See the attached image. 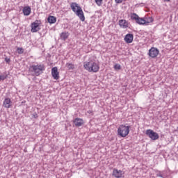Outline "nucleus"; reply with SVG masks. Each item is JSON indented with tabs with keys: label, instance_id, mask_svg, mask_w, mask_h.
Here are the masks:
<instances>
[{
	"label": "nucleus",
	"instance_id": "22",
	"mask_svg": "<svg viewBox=\"0 0 178 178\" xmlns=\"http://www.w3.org/2000/svg\"><path fill=\"white\" fill-rule=\"evenodd\" d=\"M121 68L122 67L120 66V64H115L114 65V69H115V70H120Z\"/></svg>",
	"mask_w": 178,
	"mask_h": 178
},
{
	"label": "nucleus",
	"instance_id": "2",
	"mask_svg": "<svg viewBox=\"0 0 178 178\" xmlns=\"http://www.w3.org/2000/svg\"><path fill=\"white\" fill-rule=\"evenodd\" d=\"M83 67L86 69V70H88V72L97 73L98 70H99V65L98 63L90 60L89 62H85L83 63Z\"/></svg>",
	"mask_w": 178,
	"mask_h": 178
},
{
	"label": "nucleus",
	"instance_id": "15",
	"mask_svg": "<svg viewBox=\"0 0 178 178\" xmlns=\"http://www.w3.org/2000/svg\"><path fill=\"white\" fill-rule=\"evenodd\" d=\"M22 12L24 16H30V14L31 13V8H30V6H25L24 7Z\"/></svg>",
	"mask_w": 178,
	"mask_h": 178
},
{
	"label": "nucleus",
	"instance_id": "27",
	"mask_svg": "<svg viewBox=\"0 0 178 178\" xmlns=\"http://www.w3.org/2000/svg\"><path fill=\"white\" fill-rule=\"evenodd\" d=\"M34 118H37V114L33 115Z\"/></svg>",
	"mask_w": 178,
	"mask_h": 178
},
{
	"label": "nucleus",
	"instance_id": "26",
	"mask_svg": "<svg viewBox=\"0 0 178 178\" xmlns=\"http://www.w3.org/2000/svg\"><path fill=\"white\" fill-rule=\"evenodd\" d=\"M5 60L7 63H9L10 62V58H6Z\"/></svg>",
	"mask_w": 178,
	"mask_h": 178
},
{
	"label": "nucleus",
	"instance_id": "1",
	"mask_svg": "<svg viewBox=\"0 0 178 178\" xmlns=\"http://www.w3.org/2000/svg\"><path fill=\"white\" fill-rule=\"evenodd\" d=\"M45 70V67L42 64H33L30 66L29 72L33 73V76H40V74H42Z\"/></svg>",
	"mask_w": 178,
	"mask_h": 178
},
{
	"label": "nucleus",
	"instance_id": "20",
	"mask_svg": "<svg viewBox=\"0 0 178 178\" xmlns=\"http://www.w3.org/2000/svg\"><path fill=\"white\" fill-rule=\"evenodd\" d=\"M17 53L19 54V55H22V54H24V49L22 48V47H18L17 48Z\"/></svg>",
	"mask_w": 178,
	"mask_h": 178
},
{
	"label": "nucleus",
	"instance_id": "4",
	"mask_svg": "<svg viewBox=\"0 0 178 178\" xmlns=\"http://www.w3.org/2000/svg\"><path fill=\"white\" fill-rule=\"evenodd\" d=\"M130 126L126 125H120L118 129V134L120 136V137H126L129 136V133H130Z\"/></svg>",
	"mask_w": 178,
	"mask_h": 178
},
{
	"label": "nucleus",
	"instance_id": "21",
	"mask_svg": "<svg viewBox=\"0 0 178 178\" xmlns=\"http://www.w3.org/2000/svg\"><path fill=\"white\" fill-rule=\"evenodd\" d=\"M95 2H96V4L97 6H102V2H104V0H95Z\"/></svg>",
	"mask_w": 178,
	"mask_h": 178
},
{
	"label": "nucleus",
	"instance_id": "24",
	"mask_svg": "<svg viewBox=\"0 0 178 178\" xmlns=\"http://www.w3.org/2000/svg\"><path fill=\"white\" fill-rule=\"evenodd\" d=\"M157 177H161V178H165L163 175H162V173L161 172H158L156 174Z\"/></svg>",
	"mask_w": 178,
	"mask_h": 178
},
{
	"label": "nucleus",
	"instance_id": "3",
	"mask_svg": "<svg viewBox=\"0 0 178 178\" xmlns=\"http://www.w3.org/2000/svg\"><path fill=\"white\" fill-rule=\"evenodd\" d=\"M71 9L74 13H76V16L79 17L81 22H84V20H86V17H84V13L83 12V9H81V7L79 6V4H77L76 3H72Z\"/></svg>",
	"mask_w": 178,
	"mask_h": 178
},
{
	"label": "nucleus",
	"instance_id": "14",
	"mask_svg": "<svg viewBox=\"0 0 178 178\" xmlns=\"http://www.w3.org/2000/svg\"><path fill=\"white\" fill-rule=\"evenodd\" d=\"M119 26L122 29H127L129 27V22L126 19H120L119 21Z\"/></svg>",
	"mask_w": 178,
	"mask_h": 178
},
{
	"label": "nucleus",
	"instance_id": "13",
	"mask_svg": "<svg viewBox=\"0 0 178 178\" xmlns=\"http://www.w3.org/2000/svg\"><path fill=\"white\" fill-rule=\"evenodd\" d=\"M152 23V22H154V20L152 19V18H149V20L147 22L145 19H143V18H138V20H136V23H138V24H147V23L148 22Z\"/></svg>",
	"mask_w": 178,
	"mask_h": 178
},
{
	"label": "nucleus",
	"instance_id": "11",
	"mask_svg": "<svg viewBox=\"0 0 178 178\" xmlns=\"http://www.w3.org/2000/svg\"><path fill=\"white\" fill-rule=\"evenodd\" d=\"M134 38V36L131 33H128L125 35L124 40L127 44H131L133 42V40Z\"/></svg>",
	"mask_w": 178,
	"mask_h": 178
},
{
	"label": "nucleus",
	"instance_id": "25",
	"mask_svg": "<svg viewBox=\"0 0 178 178\" xmlns=\"http://www.w3.org/2000/svg\"><path fill=\"white\" fill-rule=\"evenodd\" d=\"M126 0H115V3H122V2H124Z\"/></svg>",
	"mask_w": 178,
	"mask_h": 178
},
{
	"label": "nucleus",
	"instance_id": "17",
	"mask_svg": "<svg viewBox=\"0 0 178 178\" xmlns=\"http://www.w3.org/2000/svg\"><path fill=\"white\" fill-rule=\"evenodd\" d=\"M47 22L50 23V24H54V23H56V17L49 16L47 18Z\"/></svg>",
	"mask_w": 178,
	"mask_h": 178
},
{
	"label": "nucleus",
	"instance_id": "19",
	"mask_svg": "<svg viewBox=\"0 0 178 178\" xmlns=\"http://www.w3.org/2000/svg\"><path fill=\"white\" fill-rule=\"evenodd\" d=\"M139 17H138V15L136 13H133V14L131 15V19L132 20H135L136 22H137V20H138Z\"/></svg>",
	"mask_w": 178,
	"mask_h": 178
},
{
	"label": "nucleus",
	"instance_id": "18",
	"mask_svg": "<svg viewBox=\"0 0 178 178\" xmlns=\"http://www.w3.org/2000/svg\"><path fill=\"white\" fill-rule=\"evenodd\" d=\"M65 66L67 67L68 70H73V69H74V65L70 63H67Z\"/></svg>",
	"mask_w": 178,
	"mask_h": 178
},
{
	"label": "nucleus",
	"instance_id": "6",
	"mask_svg": "<svg viewBox=\"0 0 178 178\" xmlns=\"http://www.w3.org/2000/svg\"><path fill=\"white\" fill-rule=\"evenodd\" d=\"M148 55L150 58H156L158 55H159V49L155 47H152L149 50Z\"/></svg>",
	"mask_w": 178,
	"mask_h": 178
},
{
	"label": "nucleus",
	"instance_id": "10",
	"mask_svg": "<svg viewBox=\"0 0 178 178\" xmlns=\"http://www.w3.org/2000/svg\"><path fill=\"white\" fill-rule=\"evenodd\" d=\"M12 105H13L12 100L9 97L6 98L3 102V106L4 108H7L8 109H9V108H12Z\"/></svg>",
	"mask_w": 178,
	"mask_h": 178
},
{
	"label": "nucleus",
	"instance_id": "7",
	"mask_svg": "<svg viewBox=\"0 0 178 178\" xmlns=\"http://www.w3.org/2000/svg\"><path fill=\"white\" fill-rule=\"evenodd\" d=\"M41 28L40 27V21L36 20L33 23L31 24V32L37 33V31H40Z\"/></svg>",
	"mask_w": 178,
	"mask_h": 178
},
{
	"label": "nucleus",
	"instance_id": "12",
	"mask_svg": "<svg viewBox=\"0 0 178 178\" xmlns=\"http://www.w3.org/2000/svg\"><path fill=\"white\" fill-rule=\"evenodd\" d=\"M73 123L76 126V127H80L84 124V120L81 118H76L74 120Z\"/></svg>",
	"mask_w": 178,
	"mask_h": 178
},
{
	"label": "nucleus",
	"instance_id": "8",
	"mask_svg": "<svg viewBox=\"0 0 178 178\" xmlns=\"http://www.w3.org/2000/svg\"><path fill=\"white\" fill-rule=\"evenodd\" d=\"M113 176L115 178H122L123 177V175H124V172L122 171L121 170H118L116 168H114L113 170Z\"/></svg>",
	"mask_w": 178,
	"mask_h": 178
},
{
	"label": "nucleus",
	"instance_id": "5",
	"mask_svg": "<svg viewBox=\"0 0 178 178\" xmlns=\"http://www.w3.org/2000/svg\"><path fill=\"white\" fill-rule=\"evenodd\" d=\"M146 134L147 136H148V137H149V138H151V140H156L159 138V135L158 134V133L151 129H147L146 131Z\"/></svg>",
	"mask_w": 178,
	"mask_h": 178
},
{
	"label": "nucleus",
	"instance_id": "23",
	"mask_svg": "<svg viewBox=\"0 0 178 178\" xmlns=\"http://www.w3.org/2000/svg\"><path fill=\"white\" fill-rule=\"evenodd\" d=\"M7 77L6 75H0V80H5Z\"/></svg>",
	"mask_w": 178,
	"mask_h": 178
},
{
	"label": "nucleus",
	"instance_id": "9",
	"mask_svg": "<svg viewBox=\"0 0 178 178\" xmlns=\"http://www.w3.org/2000/svg\"><path fill=\"white\" fill-rule=\"evenodd\" d=\"M51 75L54 80H59V72H58V67H54L51 69Z\"/></svg>",
	"mask_w": 178,
	"mask_h": 178
},
{
	"label": "nucleus",
	"instance_id": "28",
	"mask_svg": "<svg viewBox=\"0 0 178 178\" xmlns=\"http://www.w3.org/2000/svg\"><path fill=\"white\" fill-rule=\"evenodd\" d=\"M165 2H169L170 0H164Z\"/></svg>",
	"mask_w": 178,
	"mask_h": 178
},
{
	"label": "nucleus",
	"instance_id": "16",
	"mask_svg": "<svg viewBox=\"0 0 178 178\" xmlns=\"http://www.w3.org/2000/svg\"><path fill=\"white\" fill-rule=\"evenodd\" d=\"M69 32H63L60 37V39L63 40V41H66V40H67V38H69Z\"/></svg>",
	"mask_w": 178,
	"mask_h": 178
}]
</instances>
